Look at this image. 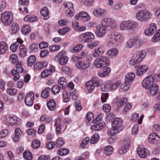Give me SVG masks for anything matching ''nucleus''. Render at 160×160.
Segmentation results:
<instances>
[{"instance_id": "obj_1", "label": "nucleus", "mask_w": 160, "mask_h": 160, "mask_svg": "<svg viewBox=\"0 0 160 160\" xmlns=\"http://www.w3.org/2000/svg\"><path fill=\"white\" fill-rule=\"evenodd\" d=\"M151 16V14L149 11L147 10H141L137 12L136 17L140 22H145L150 18Z\"/></svg>"}, {"instance_id": "obj_2", "label": "nucleus", "mask_w": 160, "mask_h": 160, "mask_svg": "<svg viewBox=\"0 0 160 160\" xmlns=\"http://www.w3.org/2000/svg\"><path fill=\"white\" fill-rule=\"evenodd\" d=\"M109 64V59L105 56L98 58L94 62V65L97 68H106Z\"/></svg>"}, {"instance_id": "obj_3", "label": "nucleus", "mask_w": 160, "mask_h": 160, "mask_svg": "<svg viewBox=\"0 0 160 160\" xmlns=\"http://www.w3.org/2000/svg\"><path fill=\"white\" fill-rule=\"evenodd\" d=\"M124 36L118 32H112L108 36L109 42L116 45L120 43L124 38Z\"/></svg>"}, {"instance_id": "obj_4", "label": "nucleus", "mask_w": 160, "mask_h": 160, "mask_svg": "<svg viewBox=\"0 0 160 160\" xmlns=\"http://www.w3.org/2000/svg\"><path fill=\"white\" fill-rule=\"evenodd\" d=\"M146 55V52L144 51H137L135 54L130 61L131 65H134L141 62Z\"/></svg>"}, {"instance_id": "obj_5", "label": "nucleus", "mask_w": 160, "mask_h": 160, "mask_svg": "<svg viewBox=\"0 0 160 160\" xmlns=\"http://www.w3.org/2000/svg\"><path fill=\"white\" fill-rule=\"evenodd\" d=\"M137 26L136 22L132 20H128L122 22L120 24V29L121 30H132Z\"/></svg>"}, {"instance_id": "obj_6", "label": "nucleus", "mask_w": 160, "mask_h": 160, "mask_svg": "<svg viewBox=\"0 0 160 160\" xmlns=\"http://www.w3.org/2000/svg\"><path fill=\"white\" fill-rule=\"evenodd\" d=\"M122 120L120 118H115L112 124V129L115 132H119L123 128L122 125Z\"/></svg>"}, {"instance_id": "obj_7", "label": "nucleus", "mask_w": 160, "mask_h": 160, "mask_svg": "<svg viewBox=\"0 0 160 160\" xmlns=\"http://www.w3.org/2000/svg\"><path fill=\"white\" fill-rule=\"evenodd\" d=\"M94 38V34L90 32H87L81 34L79 36L80 42L85 43L92 41Z\"/></svg>"}, {"instance_id": "obj_8", "label": "nucleus", "mask_w": 160, "mask_h": 160, "mask_svg": "<svg viewBox=\"0 0 160 160\" xmlns=\"http://www.w3.org/2000/svg\"><path fill=\"white\" fill-rule=\"evenodd\" d=\"M2 23L4 25L10 24L12 20V16L11 12L9 11L5 12L2 14L1 18Z\"/></svg>"}, {"instance_id": "obj_9", "label": "nucleus", "mask_w": 160, "mask_h": 160, "mask_svg": "<svg viewBox=\"0 0 160 160\" xmlns=\"http://www.w3.org/2000/svg\"><path fill=\"white\" fill-rule=\"evenodd\" d=\"M16 65V69H13L12 71V74L14 77L13 80L14 81H17L18 79L19 78V73H22L23 71L20 63H17Z\"/></svg>"}, {"instance_id": "obj_10", "label": "nucleus", "mask_w": 160, "mask_h": 160, "mask_svg": "<svg viewBox=\"0 0 160 160\" xmlns=\"http://www.w3.org/2000/svg\"><path fill=\"white\" fill-rule=\"evenodd\" d=\"M154 78L153 77L149 76L146 77L142 81V87L147 89L150 88L153 85Z\"/></svg>"}, {"instance_id": "obj_11", "label": "nucleus", "mask_w": 160, "mask_h": 160, "mask_svg": "<svg viewBox=\"0 0 160 160\" xmlns=\"http://www.w3.org/2000/svg\"><path fill=\"white\" fill-rule=\"evenodd\" d=\"M59 63L61 65L66 64L68 60V58L65 55V52L62 51L57 55Z\"/></svg>"}, {"instance_id": "obj_12", "label": "nucleus", "mask_w": 160, "mask_h": 160, "mask_svg": "<svg viewBox=\"0 0 160 160\" xmlns=\"http://www.w3.org/2000/svg\"><path fill=\"white\" fill-rule=\"evenodd\" d=\"M34 99V93L32 92H31L26 95L25 99V103L27 106H32L33 104Z\"/></svg>"}, {"instance_id": "obj_13", "label": "nucleus", "mask_w": 160, "mask_h": 160, "mask_svg": "<svg viewBox=\"0 0 160 160\" xmlns=\"http://www.w3.org/2000/svg\"><path fill=\"white\" fill-rule=\"evenodd\" d=\"M148 141L151 144L156 145L160 143V137L156 133L153 132L149 135Z\"/></svg>"}, {"instance_id": "obj_14", "label": "nucleus", "mask_w": 160, "mask_h": 160, "mask_svg": "<svg viewBox=\"0 0 160 160\" xmlns=\"http://www.w3.org/2000/svg\"><path fill=\"white\" fill-rule=\"evenodd\" d=\"M106 29L105 26L102 24L98 25L95 31L97 36L100 37L104 36L106 32Z\"/></svg>"}, {"instance_id": "obj_15", "label": "nucleus", "mask_w": 160, "mask_h": 160, "mask_svg": "<svg viewBox=\"0 0 160 160\" xmlns=\"http://www.w3.org/2000/svg\"><path fill=\"white\" fill-rule=\"evenodd\" d=\"M130 140L129 139H125L123 144L124 146L118 150V153L122 154L126 153L130 147Z\"/></svg>"}, {"instance_id": "obj_16", "label": "nucleus", "mask_w": 160, "mask_h": 160, "mask_svg": "<svg viewBox=\"0 0 160 160\" xmlns=\"http://www.w3.org/2000/svg\"><path fill=\"white\" fill-rule=\"evenodd\" d=\"M93 12L94 15L96 17H100L105 16L107 11L105 9L98 8L95 9L93 10Z\"/></svg>"}, {"instance_id": "obj_17", "label": "nucleus", "mask_w": 160, "mask_h": 160, "mask_svg": "<svg viewBox=\"0 0 160 160\" xmlns=\"http://www.w3.org/2000/svg\"><path fill=\"white\" fill-rule=\"evenodd\" d=\"M136 73L137 76H142L144 73L146 72L148 69V67L145 65L139 67H136Z\"/></svg>"}, {"instance_id": "obj_18", "label": "nucleus", "mask_w": 160, "mask_h": 160, "mask_svg": "<svg viewBox=\"0 0 160 160\" xmlns=\"http://www.w3.org/2000/svg\"><path fill=\"white\" fill-rule=\"evenodd\" d=\"M156 29V25L154 23H152L150 24L149 28L144 31V33L146 35H151L155 32Z\"/></svg>"}, {"instance_id": "obj_19", "label": "nucleus", "mask_w": 160, "mask_h": 160, "mask_svg": "<svg viewBox=\"0 0 160 160\" xmlns=\"http://www.w3.org/2000/svg\"><path fill=\"white\" fill-rule=\"evenodd\" d=\"M135 78V74L134 73L131 72L127 74L126 75L125 82L127 85H130Z\"/></svg>"}, {"instance_id": "obj_20", "label": "nucleus", "mask_w": 160, "mask_h": 160, "mask_svg": "<svg viewBox=\"0 0 160 160\" xmlns=\"http://www.w3.org/2000/svg\"><path fill=\"white\" fill-rule=\"evenodd\" d=\"M55 71V67L52 66L49 69H46L43 70L41 73V76L42 78H45L48 77L51 73Z\"/></svg>"}, {"instance_id": "obj_21", "label": "nucleus", "mask_w": 160, "mask_h": 160, "mask_svg": "<svg viewBox=\"0 0 160 160\" xmlns=\"http://www.w3.org/2000/svg\"><path fill=\"white\" fill-rule=\"evenodd\" d=\"M22 134V132L19 128H17L15 129L14 135L12 137V138L14 142H17L20 139V135Z\"/></svg>"}, {"instance_id": "obj_22", "label": "nucleus", "mask_w": 160, "mask_h": 160, "mask_svg": "<svg viewBox=\"0 0 160 160\" xmlns=\"http://www.w3.org/2000/svg\"><path fill=\"white\" fill-rule=\"evenodd\" d=\"M76 65L78 68L82 70L89 67L90 64L89 63H85L83 62L79 61L76 63Z\"/></svg>"}, {"instance_id": "obj_23", "label": "nucleus", "mask_w": 160, "mask_h": 160, "mask_svg": "<svg viewBox=\"0 0 160 160\" xmlns=\"http://www.w3.org/2000/svg\"><path fill=\"white\" fill-rule=\"evenodd\" d=\"M150 88L149 92L151 95L155 96L157 94L159 90L158 84L154 83Z\"/></svg>"}, {"instance_id": "obj_24", "label": "nucleus", "mask_w": 160, "mask_h": 160, "mask_svg": "<svg viewBox=\"0 0 160 160\" xmlns=\"http://www.w3.org/2000/svg\"><path fill=\"white\" fill-rule=\"evenodd\" d=\"M114 20L112 18H106L102 19V24L105 26L107 25H112L113 24Z\"/></svg>"}, {"instance_id": "obj_25", "label": "nucleus", "mask_w": 160, "mask_h": 160, "mask_svg": "<svg viewBox=\"0 0 160 160\" xmlns=\"http://www.w3.org/2000/svg\"><path fill=\"white\" fill-rule=\"evenodd\" d=\"M105 125V124L104 122H102L92 125L91 126V128L94 130H100L104 128Z\"/></svg>"}, {"instance_id": "obj_26", "label": "nucleus", "mask_w": 160, "mask_h": 160, "mask_svg": "<svg viewBox=\"0 0 160 160\" xmlns=\"http://www.w3.org/2000/svg\"><path fill=\"white\" fill-rule=\"evenodd\" d=\"M90 17L89 15L84 12H80V20L83 22H87L89 20Z\"/></svg>"}, {"instance_id": "obj_27", "label": "nucleus", "mask_w": 160, "mask_h": 160, "mask_svg": "<svg viewBox=\"0 0 160 160\" xmlns=\"http://www.w3.org/2000/svg\"><path fill=\"white\" fill-rule=\"evenodd\" d=\"M48 109L50 111H53L56 108V104L53 99H50L47 102Z\"/></svg>"}, {"instance_id": "obj_28", "label": "nucleus", "mask_w": 160, "mask_h": 160, "mask_svg": "<svg viewBox=\"0 0 160 160\" xmlns=\"http://www.w3.org/2000/svg\"><path fill=\"white\" fill-rule=\"evenodd\" d=\"M137 152L139 156L142 158H145L147 155V150L144 148H138Z\"/></svg>"}, {"instance_id": "obj_29", "label": "nucleus", "mask_w": 160, "mask_h": 160, "mask_svg": "<svg viewBox=\"0 0 160 160\" xmlns=\"http://www.w3.org/2000/svg\"><path fill=\"white\" fill-rule=\"evenodd\" d=\"M103 48V46H101L99 48H96L94 50L93 56L95 57H97L103 53L104 50Z\"/></svg>"}, {"instance_id": "obj_30", "label": "nucleus", "mask_w": 160, "mask_h": 160, "mask_svg": "<svg viewBox=\"0 0 160 160\" xmlns=\"http://www.w3.org/2000/svg\"><path fill=\"white\" fill-rule=\"evenodd\" d=\"M40 13L43 16L44 19L47 20L49 18V12L47 8L44 7L42 8L41 10Z\"/></svg>"}, {"instance_id": "obj_31", "label": "nucleus", "mask_w": 160, "mask_h": 160, "mask_svg": "<svg viewBox=\"0 0 160 160\" xmlns=\"http://www.w3.org/2000/svg\"><path fill=\"white\" fill-rule=\"evenodd\" d=\"M72 24L73 28L75 30L82 31L86 29V27L85 26L81 27L79 25L78 22L75 21H73L72 22Z\"/></svg>"}, {"instance_id": "obj_32", "label": "nucleus", "mask_w": 160, "mask_h": 160, "mask_svg": "<svg viewBox=\"0 0 160 160\" xmlns=\"http://www.w3.org/2000/svg\"><path fill=\"white\" fill-rule=\"evenodd\" d=\"M7 43L4 42H0V54H4L8 49Z\"/></svg>"}, {"instance_id": "obj_33", "label": "nucleus", "mask_w": 160, "mask_h": 160, "mask_svg": "<svg viewBox=\"0 0 160 160\" xmlns=\"http://www.w3.org/2000/svg\"><path fill=\"white\" fill-rule=\"evenodd\" d=\"M111 69L110 68L106 67L102 72H99L98 74L100 77H104L108 75Z\"/></svg>"}, {"instance_id": "obj_34", "label": "nucleus", "mask_w": 160, "mask_h": 160, "mask_svg": "<svg viewBox=\"0 0 160 160\" xmlns=\"http://www.w3.org/2000/svg\"><path fill=\"white\" fill-rule=\"evenodd\" d=\"M9 121L12 125H18L20 123V119L16 116L9 118Z\"/></svg>"}, {"instance_id": "obj_35", "label": "nucleus", "mask_w": 160, "mask_h": 160, "mask_svg": "<svg viewBox=\"0 0 160 160\" xmlns=\"http://www.w3.org/2000/svg\"><path fill=\"white\" fill-rule=\"evenodd\" d=\"M51 89L50 88L47 87L42 91L41 96L43 98H46L49 97V92Z\"/></svg>"}, {"instance_id": "obj_36", "label": "nucleus", "mask_w": 160, "mask_h": 160, "mask_svg": "<svg viewBox=\"0 0 160 160\" xmlns=\"http://www.w3.org/2000/svg\"><path fill=\"white\" fill-rule=\"evenodd\" d=\"M38 18L37 16L33 17L29 15L26 16L24 18V20L25 21L32 22L37 21Z\"/></svg>"}, {"instance_id": "obj_37", "label": "nucleus", "mask_w": 160, "mask_h": 160, "mask_svg": "<svg viewBox=\"0 0 160 160\" xmlns=\"http://www.w3.org/2000/svg\"><path fill=\"white\" fill-rule=\"evenodd\" d=\"M138 38H136L135 39L128 40L126 43V47L127 48L132 47L135 44L136 41H137Z\"/></svg>"}, {"instance_id": "obj_38", "label": "nucleus", "mask_w": 160, "mask_h": 160, "mask_svg": "<svg viewBox=\"0 0 160 160\" xmlns=\"http://www.w3.org/2000/svg\"><path fill=\"white\" fill-rule=\"evenodd\" d=\"M118 53V50L116 48H113L108 50L107 52V54L108 55L112 57L117 55Z\"/></svg>"}, {"instance_id": "obj_39", "label": "nucleus", "mask_w": 160, "mask_h": 160, "mask_svg": "<svg viewBox=\"0 0 160 160\" xmlns=\"http://www.w3.org/2000/svg\"><path fill=\"white\" fill-rule=\"evenodd\" d=\"M86 85L87 89L88 91V92H92L95 87V85L91 81H89L86 83Z\"/></svg>"}, {"instance_id": "obj_40", "label": "nucleus", "mask_w": 160, "mask_h": 160, "mask_svg": "<svg viewBox=\"0 0 160 160\" xmlns=\"http://www.w3.org/2000/svg\"><path fill=\"white\" fill-rule=\"evenodd\" d=\"M36 61V58L34 55H31L28 58L27 61V65L31 67Z\"/></svg>"}, {"instance_id": "obj_41", "label": "nucleus", "mask_w": 160, "mask_h": 160, "mask_svg": "<svg viewBox=\"0 0 160 160\" xmlns=\"http://www.w3.org/2000/svg\"><path fill=\"white\" fill-rule=\"evenodd\" d=\"M100 139L99 134L98 133H95L92 137L90 139V143L94 144L97 142Z\"/></svg>"}, {"instance_id": "obj_42", "label": "nucleus", "mask_w": 160, "mask_h": 160, "mask_svg": "<svg viewBox=\"0 0 160 160\" xmlns=\"http://www.w3.org/2000/svg\"><path fill=\"white\" fill-rule=\"evenodd\" d=\"M160 40V29L158 30L152 39V41L155 42Z\"/></svg>"}, {"instance_id": "obj_43", "label": "nucleus", "mask_w": 160, "mask_h": 160, "mask_svg": "<svg viewBox=\"0 0 160 160\" xmlns=\"http://www.w3.org/2000/svg\"><path fill=\"white\" fill-rule=\"evenodd\" d=\"M9 61L15 65L17 63L19 62L18 60L17 56L15 54H12L10 55L9 57Z\"/></svg>"}, {"instance_id": "obj_44", "label": "nucleus", "mask_w": 160, "mask_h": 160, "mask_svg": "<svg viewBox=\"0 0 160 160\" xmlns=\"http://www.w3.org/2000/svg\"><path fill=\"white\" fill-rule=\"evenodd\" d=\"M120 83L121 82L120 81H118L115 83L110 84V88L112 90H116L118 88Z\"/></svg>"}, {"instance_id": "obj_45", "label": "nucleus", "mask_w": 160, "mask_h": 160, "mask_svg": "<svg viewBox=\"0 0 160 160\" xmlns=\"http://www.w3.org/2000/svg\"><path fill=\"white\" fill-rule=\"evenodd\" d=\"M23 156L27 160H30L32 158L31 153L29 150L24 152L23 153Z\"/></svg>"}, {"instance_id": "obj_46", "label": "nucleus", "mask_w": 160, "mask_h": 160, "mask_svg": "<svg viewBox=\"0 0 160 160\" xmlns=\"http://www.w3.org/2000/svg\"><path fill=\"white\" fill-rule=\"evenodd\" d=\"M40 141L37 139L34 140L32 143V147L34 149L38 148L40 147Z\"/></svg>"}, {"instance_id": "obj_47", "label": "nucleus", "mask_w": 160, "mask_h": 160, "mask_svg": "<svg viewBox=\"0 0 160 160\" xmlns=\"http://www.w3.org/2000/svg\"><path fill=\"white\" fill-rule=\"evenodd\" d=\"M69 152V150L66 148H61L58 150V154L61 156L66 155Z\"/></svg>"}, {"instance_id": "obj_48", "label": "nucleus", "mask_w": 160, "mask_h": 160, "mask_svg": "<svg viewBox=\"0 0 160 160\" xmlns=\"http://www.w3.org/2000/svg\"><path fill=\"white\" fill-rule=\"evenodd\" d=\"M105 153L107 155H109L112 154L113 148L111 146H106L104 148Z\"/></svg>"}, {"instance_id": "obj_49", "label": "nucleus", "mask_w": 160, "mask_h": 160, "mask_svg": "<svg viewBox=\"0 0 160 160\" xmlns=\"http://www.w3.org/2000/svg\"><path fill=\"white\" fill-rule=\"evenodd\" d=\"M30 30V28L29 26L25 25L22 29V32L24 34H26L29 33Z\"/></svg>"}, {"instance_id": "obj_50", "label": "nucleus", "mask_w": 160, "mask_h": 160, "mask_svg": "<svg viewBox=\"0 0 160 160\" xmlns=\"http://www.w3.org/2000/svg\"><path fill=\"white\" fill-rule=\"evenodd\" d=\"M64 144V142L63 139L62 138H59L57 140L56 143V146L57 148L61 147Z\"/></svg>"}, {"instance_id": "obj_51", "label": "nucleus", "mask_w": 160, "mask_h": 160, "mask_svg": "<svg viewBox=\"0 0 160 160\" xmlns=\"http://www.w3.org/2000/svg\"><path fill=\"white\" fill-rule=\"evenodd\" d=\"M7 93L10 95H15L17 92V90L14 88H8L7 90Z\"/></svg>"}, {"instance_id": "obj_52", "label": "nucleus", "mask_w": 160, "mask_h": 160, "mask_svg": "<svg viewBox=\"0 0 160 160\" xmlns=\"http://www.w3.org/2000/svg\"><path fill=\"white\" fill-rule=\"evenodd\" d=\"M99 42L98 41H94L88 44L87 46L88 47L92 49L97 46Z\"/></svg>"}, {"instance_id": "obj_53", "label": "nucleus", "mask_w": 160, "mask_h": 160, "mask_svg": "<svg viewBox=\"0 0 160 160\" xmlns=\"http://www.w3.org/2000/svg\"><path fill=\"white\" fill-rule=\"evenodd\" d=\"M132 108V105L129 103H127L124 107V109L123 111V114H125L127 112H128Z\"/></svg>"}, {"instance_id": "obj_54", "label": "nucleus", "mask_w": 160, "mask_h": 160, "mask_svg": "<svg viewBox=\"0 0 160 160\" xmlns=\"http://www.w3.org/2000/svg\"><path fill=\"white\" fill-rule=\"evenodd\" d=\"M90 141V138L88 137L85 138L82 141L80 146L81 148H83Z\"/></svg>"}, {"instance_id": "obj_55", "label": "nucleus", "mask_w": 160, "mask_h": 160, "mask_svg": "<svg viewBox=\"0 0 160 160\" xmlns=\"http://www.w3.org/2000/svg\"><path fill=\"white\" fill-rule=\"evenodd\" d=\"M60 90V87L56 85L53 86L52 89V92L55 94L58 93Z\"/></svg>"}, {"instance_id": "obj_56", "label": "nucleus", "mask_w": 160, "mask_h": 160, "mask_svg": "<svg viewBox=\"0 0 160 160\" xmlns=\"http://www.w3.org/2000/svg\"><path fill=\"white\" fill-rule=\"evenodd\" d=\"M127 102V99L126 98H123L121 99L120 102L117 104V106L118 108L122 107L123 104H125Z\"/></svg>"}, {"instance_id": "obj_57", "label": "nucleus", "mask_w": 160, "mask_h": 160, "mask_svg": "<svg viewBox=\"0 0 160 160\" xmlns=\"http://www.w3.org/2000/svg\"><path fill=\"white\" fill-rule=\"evenodd\" d=\"M64 6L66 8H67V9H73V4L71 2H67L64 3Z\"/></svg>"}, {"instance_id": "obj_58", "label": "nucleus", "mask_w": 160, "mask_h": 160, "mask_svg": "<svg viewBox=\"0 0 160 160\" xmlns=\"http://www.w3.org/2000/svg\"><path fill=\"white\" fill-rule=\"evenodd\" d=\"M18 46V42H15L11 45L10 48L12 52H14L17 50Z\"/></svg>"}, {"instance_id": "obj_59", "label": "nucleus", "mask_w": 160, "mask_h": 160, "mask_svg": "<svg viewBox=\"0 0 160 160\" xmlns=\"http://www.w3.org/2000/svg\"><path fill=\"white\" fill-rule=\"evenodd\" d=\"M6 3L5 1H2L0 2V15L2 14V12L6 6Z\"/></svg>"}, {"instance_id": "obj_60", "label": "nucleus", "mask_w": 160, "mask_h": 160, "mask_svg": "<svg viewBox=\"0 0 160 160\" xmlns=\"http://www.w3.org/2000/svg\"><path fill=\"white\" fill-rule=\"evenodd\" d=\"M58 82L61 85L64 86L66 85V80L64 77H62L58 80Z\"/></svg>"}, {"instance_id": "obj_61", "label": "nucleus", "mask_w": 160, "mask_h": 160, "mask_svg": "<svg viewBox=\"0 0 160 160\" xmlns=\"http://www.w3.org/2000/svg\"><path fill=\"white\" fill-rule=\"evenodd\" d=\"M83 47L82 44L76 45L75 47L73 49V52H77L79 51Z\"/></svg>"}, {"instance_id": "obj_62", "label": "nucleus", "mask_w": 160, "mask_h": 160, "mask_svg": "<svg viewBox=\"0 0 160 160\" xmlns=\"http://www.w3.org/2000/svg\"><path fill=\"white\" fill-rule=\"evenodd\" d=\"M19 29V27L17 24H13L12 27V30L13 33H17Z\"/></svg>"}, {"instance_id": "obj_63", "label": "nucleus", "mask_w": 160, "mask_h": 160, "mask_svg": "<svg viewBox=\"0 0 160 160\" xmlns=\"http://www.w3.org/2000/svg\"><path fill=\"white\" fill-rule=\"evenodd\" d=\"M60 48V45H51L49 47V49L52 51H55L59 50Z\"/></svg>"}, {"instance_id": "obj_64", "label": "nucleus", "mask_w": 160, "mask_h": 160, "mask_svg": "<svg viewBox=\"0 0 160 160\" xmlns=\"http://www.w3.org/2000/svg\"><path fill=\"white\" fill-rule=\"evenodd\" d=\"M103 110L106 112H108L111 110L110 106L107 104H105L103 106Z\"/></svg>"}]
</instances>
